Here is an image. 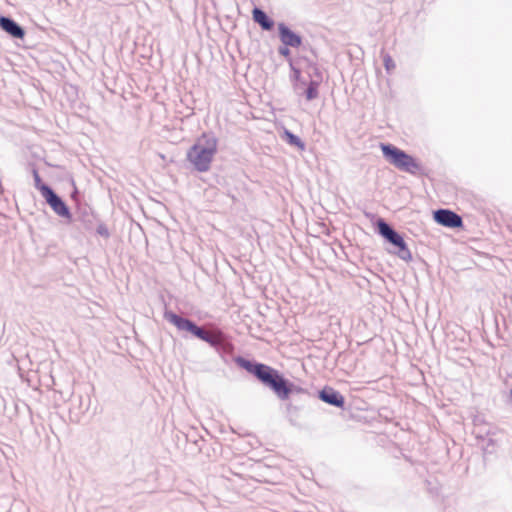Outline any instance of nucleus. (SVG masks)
<instances>
[{
	"instance_id": "12",
	"label": "nucleus",
	"mask_w": 512,
	"mask_h": 512,
	"mask_svg": "<svg viewBox=\"0 0 512 512\" xmlns=\"http://www.w3.org/2000/svg\"><path fill=\"white\" fill-rule=\"evenodd\" d=\"M284 139L291 146H295L300 150L305 149V143L297 135L287 129L284 130Z\"/></svg>"
},
{
	"instance_id": "21",
	"label": "nucleus",
	"mask_w": 512,
	"mask_h": 512,
	"mask_svg": "<svg viewBox=\"0 0 512 512\" xmlns=\"http://www.w3.org/2000/svg\"><path fill=\"white\" fill-rule=\"evenodd\" d=\"M97 233L105 238H108L109 237V231H108V228L106 227V225L104 224H100L98 225L97 227Z\"/></svg>"
},
{
	"instance_id": "4",
	"label": "nucleus",
	"mask_w": 512,
	"mask_h": 512,
	"mask_svg": "<svg viewBox=\"0 0 512 512\" xmlns=\"http://www.w3.org/2000/svg\"><path fill=\"white\" fill-rule=\"evenodd\" d=\"M380 148L385 160L400 171L415 174L421 169L420 163L415 158L395 145L381 143Z\"/></svg>"
},
{
	"instance_id": "5",
	"label": "nucleus",
	"mask_w": 512,
	"mask_h": 512,
	"mask_svg": "<svg viewBox=\"0 0 512 512\" xmlns=\"http://www.w3.org/2000/svg\"><path fill=\"white\" fill-rule=\"evenodd\" d=\"M376 227L379 235H381L387 242L395 247V253L399 258L405 261L411 260V252L407 247V244L404 241L402 235L398 231H396L382 218L377 220Z\"/></svg>"
},
{
	"instance_id": "19",
	"label": "nucleus",
	"mask_w": 512,
	"mask_h": 512,
	"mask_svg": "<svg viewBox=\"0 0 512 512\" xmlns=\"http://www.w3.org/2000/svg\"><path fill=\"white\" fill-rule=\"evenodd\" d=\"M288 61H289V65H290V68L292 71L291 79L294 81H299L300 77H301L300 70L293 65L292 60L290 58L288 59Z\"/></svg>"
},
{
	"instance_id": "16",
	"label": "nucleus",
	"mask_w": 512,
	"mask_h": 512,
	"mask_svg": "<svg viewBox=\"0 0 512 512\" xmlns=\"http://www.w3.org/2000/svg\"><path fill=\"white\" fill-rule=\"evenodd\" d=\"M309 67L312 69V74L310 76L312 77V81H316L318 83H321L323 80L322 72L320 69L316 66V64H309Z\"/></svg>"
},
{
	"instance_id": "18",
	"label": "nucleus",
	"mask_w": 512,
	"mask_h": 512,
	"mask_svg": "<svg viewBox=\"0 0 512 512\" xmlns=\"http://www.w3.org/2000/svg\"><path fill=\"white\" fill-rule=\"evenodd\" d=\"M77 398L79 401L78 411H79V413L84 414L89 409L90 398L89 397L86 398V400H87L86 404H84L83 397L81 395L77 396Z\"/></svg>"
},
{
	"instance_id": "10",
	"label": "nucleus",
	"mask_w": 512,
	"mask_h": 512,
	"mask_svg": "<svg viewBox=\"0 0 512 512\" xmlns=\"http://www.w3.org/2000/svg\"><path fill=\"white\" fill-rule=\"evenodd\" d=\"M0 28L16 39H23L25 36L24 28L9 16H0Z\"/></svg>"
},
{
	"instance_id": "7",
	"label": "nucleus",
	"mask_w": 512,
	"mask_h": 512,
	"mask_svg": "<svg viewBox=\"0 0 512 512\" xmlns=\"http://www.w3.org/2000/svg\"><path fill=\"white\" fill-rule=\"evenodd\" d=\"M316 398L330 406L345 409V397L338 390L329 385H325L322 389L318 390Z\"/></svg>"
},
{
	"instance_id": "11",
	"label": "nucleus",
	"mask_w": 512,
	"mask_h": 512,
	"mask_svg": "<svg viewBox=\"0 0 512 512\" xmlns=\"http://www.w3.org/2000/svg\"><path fill=\"white\" fill-rule=\"evenodd\" d=\"M252 19L263 30L270 31L274 28L275 22L270 18L267 13L259 7H254L252 10Z\"/></svg>"
},
{
	"instance_id": "1",
	"label": "nucleus",
	"mask_w": 512,
	"mask_h": 512,
	"mask_svg": "<svg viewBox=\"0 0 512 512\" xmlns=\"http://www.w3.org/2000/svg\"><path fill=\"white\" fill-rule=\"evenodd\" d=\"M232 360L239 368L270 389L278 399L287 401L285 404L286 417L291 425L296 426L301 411L315 397L306 388L296 385L281 371L268 364L241 355L232 356Z\"/></svg>"
},
{
	"instance_id": "17",
	"label": "nucleus",
	"mask_w": 512,
	"mask_h": 512,
	"mask_svg": "<svg viewBox=\"0 0 512 512\" xmlns=\"http://www.w3.org/2000/svg\"><path fill=\"white\" fill-rule=\"evenodd\" d=\"M185 438L188 442H192L197 447L198 452H201L202 448L198 443L203 441L202 437L198 436L196 432H192L191 434H186Z\"/></svg>"
},
{
	"instance_id": "23",
	"label": "nucleus",
	"mask_w": 512,
	"mask_h": 512,
	"mask_svg": "<svg viewBox=\"0 0 512 512\" xmlns=\"http://www.w3.org/2000/svg\"><path fill=\"white\" fill-rule=\"evenodd\" d=\"M264 295H266V292H271L272 294L274 295H278L280 294L282 297H284V294L283 292H286V293H290V290H266V289H263V290H260Z\"/></svg>"
},
{
	"instance_id": "3",
	"label": "nucleus",
	"mask_w": 512,
	"mask_h": 512,
	"mask_svg": "<svg viewBox=\"0 0 512 512\" xmlns=\"http://www.w3.org/2000/svg\"><path fill=\"white\" fill-rule=\"evenodd\" d=\"M217 146L218 139L214 133L205 132L188 149L186 158L196 171L207 172L217 153Z\"/></svg>"
},
{
	"instance_id": "15",
	"label": "nucleus",
	"mask_w": 512,
	"mask_h": 512,
	"mask_svg": "<svg viewBox=\"0 0 512 512\" xmlns=\"http://www.w3.org/2000/svg\"><path fill=\"white\" fill-rule=\"evenodd\" d=\"M89 208H83L79 210V220L89 228L92 224L93 215L88 211Z\"/></svg>"
},
{
	"instance_id": "2",
	"label": "nucleus",
	"mask_w": 512,
	"mask_h": 512,
	"mask_svg": "<svg viewBox=\"0 0 512 512\" xmlns=\"http://www.w3.org/2000/svg\"><path fill=\"white\" fill-rule=\"evenodd\" d=\"M158 300L163 305V318L167 322L175 326L178 331L187 332L193 337L206 342L211 348L215 349L219 353L225 363L228 362L229 355L224 352V343L219 334L207 332L194 320L178 315L174 311L170 310L165 296L162 293L158 295Z\"/></svg>"
},
{
	"instance_id": "20",
	"label": "nucleus",
	"mask_w": 512,
	"mask_h": 512,
	"mask_svg": "<svg viewBox=\"0 0 512 512\" xmlns=\"http://www.w3.org/2000/svg\"><path fill=\"white\" fill-rule=\"evenodd\" d=\"M384 66L387 71H390L395 68V63L389 55H386L384 57Z\"/></svg>"
},
{
	"instance_id": "13",
	"label": "nucleus",
	"mask_w": 512,
	"mask_h": 512,
	"mask_svg": "<svg viewBox=\"0 0 512 512\" xmlns=\"http://www.w3.org/2000/svg\"><path fill=\"white\" fill-rule=\"evenodd\" d=\"M320 86V83L316 81H310L308 84L307 89L305 90V96L308 101L314 100L318 97L319 92L318 88Z\"/></svg>"
},
{
	"instance_id": "8",
	"label": "nucleus",
	"mask_w": 512,
	"mask_h": 512,
	"mask_svg": "<svg viewBox=\"0 0 512 512\" xmlns=\"http://www.w3.org/2000/svg\"><path fill=\"white\" fill-rule=\"evenodd\" d=\"M433 218L435 222L448 228H460L463 226L462 217L449 209L434 211Z\"/></svg>"
},
{
	"instance_id": "14",
	"label": "nucleus",
	"mask_w": 512,
	"mask_h": 512,
	"mask_svg": "<svg viewBox=\"0 0 512 512\" xmlns=\"http://www.w3.org/2000/svg\"><path fill=\"white\" fill-rule=\"evenodd\" d=\"M31 172H32V176L34 179V186L37 190H39V192L41 193V196H42L44 189L51 188V187L48 184H45L42 182V179L38 173V170L35 167H32Z\"/></svg>"
},
{
	"instance_id": "6",
	"label": "nucleus",
	"mask_w": 512,
	"mask_h": 512,
	"mask_svg": "<svg viewBox=\"0 0 512 512\" xmlns=\"http://www.w3.org/2000/svg\"><path fill=\"white\" fill-rule=\"evenodd\" d=\"M42 197L58 216L69 221L72 220V214L69 207L52 188L44 189Z\"/></svg>"
},
{
	"instance_id": "24",
	"label": "nucleus",
	"mask_w": 512,
	"mask_h": 512,
	"mask_svg": "<svg viewBox=\"0 0 512 512\" xmlns=\"http://www.w3.org/2000/svg\"><path fill=\"white\" fill-rule=\"evenodd\" d=\"M407 291H408V292H411V293L409 294V296H416V295H417V293H416V292H417V290H416V289H413V290H407Z\"/></svg>"
},
{
	"instance_id": "9",
	"label": "nucleus",
	"mask_w": 512,
	"mask_h": 512,
	"mask_svg": "<svg viewBox=\"0 0 512 512\" xmlns=\"http://www.w3.org/2000/svg\"><path fill=\"white\" fill-rule=\"evenodd\" d=\"M278 36L281 43L285 46L298 48L302 45V37L292 31L285 23H278Z\"/></svg>"
},
{
	"instance_id": "22",
	"label": "nucleus",
	"mask_w": 512,
	"mask_h": 512,
	"mask_svg": "<svg viewBox=\"0 0 512 512\" xmlns=\"http://www.w3.org/2000/svg\"><path fill=\"white\" fill-rule=\"evenodd\" d=\"M289 47H290V46H285V45L280 46V47L278 48V53H279L281 56L285 57V58H289L290 53H291V52H290Z\"/></svg>"
}]
</instances>
